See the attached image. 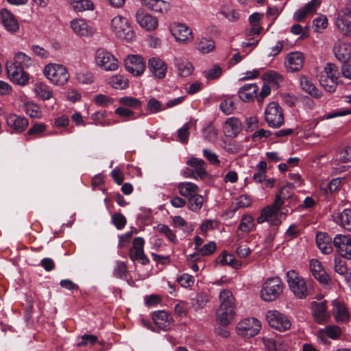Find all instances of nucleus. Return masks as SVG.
I'll return each instance as SVG.
<instances>
[{
  "instance_id": "f257e3e1",
  "label": "nucleus",
  "mask_w": 351,
  "mask_h": 351,
  "mask_svg": "<svg viewBox=\"0 0 351 351\" xmlns=\"http://www.w3.org/2000/svg\"><path fill=\"white\" fill-rule=\"evenodd\" d=\"M286 277L290 291L298 299H306L313 293L312 282L302 277L296 271H288Z\"/></svg>"
},
{
  "instance_id": "f03ea898",
  "label": "nucleus",
  "mask_w": 351,
  "mask_h": 351,
  "mask_svg": "<svg viewBox=\"0 0 351 351\" xmlns=\"http://www.w3.org/2000/svg\"><path fill=\"white\" fill-rule=\"evenodd\" d=\"M43 74L51 84L56 86L64 85L70 78L66 66L56 63L47 64L44 67Z\"/></svg>"
},
{
  "instance_id": "7ed1b4c3",
  "label": "nucleus",
  "mask_w": 351,
  "mask_h": 351,
  "mask_svg": "<svg viewBox=\"0 0 351 351\" xmlns=\"http://www.w3.org/2000/svg\"><path fill=\"white\" fill-rule=\"evenodd\" d=\"M111 30L114 35L127 42H131L134 38V32L127 18L118 15L111 20Z\"/></svg>"
},
{
  "instance_id": "20e7f679",
  "label": "nucleus",
  "mask_w": 351,
  "mask_h": 351,
  "mask_svg": "<svg viewBox=\"0 0 351 351\" xmlns=\"http://www.w3.org/2000/svg\"><path fill=\"white\" fill-rule=\"evenodd\" d=\"M339 75L338 67L334 64L328 63L319 73L317 77L320 85L326 91L333 93L336 90Z\"/></svg>"
},
{
  "instance_id": "39448f33",
  "label": "nucleus",
  "mask_w": 351,
  "mask_h": 351,
  "mask_svg": "<svg viewBox=\"0 0 351 351\" xmlns=\"http://www.w3.org/2000/svg\"><path fill=\"white\" fill-rule=\"evenodd\" d=\"M283 282L279 277H272L266 280L261 290V298L266 302L276 300L282 293Z\"/></svg>"
},
{
  "instance_id": "423d86ee",
  "label": "nucleus",
  "mask_w": 351,
  "mask_h": 351,
  "mask_svg": "<svg viewBox=\"0 0 351 351\" xmlns=\"http://www.w3.org/2000/svg\"><path fill=\"white\" fill-rule=\"evenodd\" d=\"M95 62L97 66L106 71H114L119 67L118 60L104 48H99L95 51Z\"/></svg>"
},
{
  "instance_id": "0eeeda50",
  "label": "nucleus",
  "mask_w": 351,
  "mask_h": 351,
  "mask_svg": "<svg viewBox=\"0 0 351 351\" xmlns=\"http://www.w3.org/2000/svg\"><path fill=\"white\" fill-rule=\"evenodd\" d=\"M266 319L271 328L281 332L290 329L292 324L287 315L276 310L268 311L266 313Z\"/></svg>"
},
{
  "instance_id": "6e6552de",
  "label": "nucleus",
  "mask_w": 351,
  "mask_h": 351,
  "mask_svg": "<svg viewBox=\"0 0 351 351\" xmlns=\"http://www.w3.org/2000/svg\"><path fill=\"white\" fill-rule=\"evenodd\" d=\"M265 120L273 128H280L285 121L282 109L276 101L270 102L265 110Z\"/></svg>"
},
{
  "instance_id": "1a4fd4ad",
  "label": "nucleus",
  "mask_w": 351,
  "mask_h": 351,
  "mask_svg": "<svg viewBox=\"0 0 351 351\" xmlns=\"http://www.w3.org/2000/svg\"><path fill=\"white\" fill-rule=\"evenodd\" d=\"M337 251L343 258L351 260V237L344 234H337L333 239Z\"/></svg>"
},
{
  "instance_id": "9d476101",
  "label": "nucleus",
  "mask_w": 351,
  "mask_h": 351,
  "mask_svg": "<svg viewBox=\"0 0 351 351\" xmlns=\"http://www.w3.org/2000/svg\"><path fill=\"white\" fill-rule=\"evenodd\" d=\"M304 62V56L300 51L289 53L285 59V66L288 72L293 73L300 71Z\"/></svg>"
},
{
  "instance_id": "9b49d317",
  "label": "nucleus",
  "mask_w": 351,
  "mask_h": 351,
  "mask_svg": "<svg viewBox=\"0 0 351 351\" xmlns=\"http://www.w3.org/2000/svg\"><path fill=\"white\" fill-rule=\"evenodd\" d=\"M171 32L180 43H187L193 40L192 31L185 24L174 23L171 27Z\"/></svg>"
},
{
  "instance_id": "f8f14e48",
  "label": "nucleus",
  "mask_w": 351,
  "mask_h": 351,
  "mask_svg": "<svg viewBox=\"0 0 351 351\" xmlns=\"http://www.w3.org/2000/svg\"><path fill=\"white\" fill-rule=\"evenodd\" d=\"M126 70L133 75H141L145 71V64L142 57L137 55L128 56L125 60Z\"/></svg>"
},
{
  "instance_id": "ddd939ff",
  "label": "nucleus",
  "mask_w": 351,
  "mask_h": 351,
  "mask_svg": "<svg viewBox=\"0 0 351 351\" xmlns=\"http://www.w3.org/2000/svg\"><path fill=\"white\" fill-rule=\"evenodd\" d=\"M8 75L14 83L25 86L29 82V75L20 66L13 64H6Z\"/></svg>"
},
{
  "instance_id": "4468645a",
  "label": "nucleus",
  "mask_w": 351,
  "mask_h": 351,
  "mask_svg": "<svg viewBox=\"0 0 351 351\" xmlns=\"http://www.w3.org/2000/svg\"><path fill=\"white\" fill-rule=\"evenodd\" d=\"M148 69L154 77L159 80L165 78L167 71V64L158 57L149 60Z\"/></svg>"
},
{
  "instance_id": "2eb2a0df",
  "label": "nucleus",
  "mask_w": 351,
  "mask_h": 351,
  "mask_svg": "<svg viewBox=\"0 0 351 351\" xmlns=\"http://www.w3.org/2000/svg\"><path fill=\"white\" fill-rule=\"evenodd\" d=\"M333 52L337 59L346 62L350 57L351 45L343 39H338L334 44Z\"/></svg>"
},
{
  "instance_id": "dca6fc26",
  "label": "nucleus",
  "mask_w": 351,
  "mask_h": 351,
  "mask_svg": "<svg viewBox=\"0 0 351 351\" xmlns=\"http://www.w3.org/2000/svg\"><path fill=\"white\" fill-rule=\"evenodd\" d=\"M261 328V322L255 317H248L243 319V337H253Z\"/></svg>"
},
{
  "instance_id": "f3484780",
  "label": "nucleus",
  "mask_w": 351,
  "mask_h": 351,
  "mask_svg": "<svg viewBox=\"0 0 351 351\" xmlns=\"http://www.w3.org/2000/svg\"><path fill=\"white\" fill-rule=\"evenodd\" d=\"M1 23L10 32L14 33L19 29V24L14 14L7 9H2L0 12Z\"/></svg>"
},
{
  "instance_id": "a211bd4d",
  "label": "nucleus",
  "mask_w": 351,
  "mask_h": 351,
  "mask_svg": "<svg viewBox=\"0 0 351 351\" xmlns=\"http://www.w3.org/2000/svg\"><path fill=\"white\" fill-rule=\"evenodd\" d=\"M320 3V0H311L294 13L293 19L296 21H302L306 16L315 13L319 7Z\"/></svg>"
},
{
  "instance_id": "6ab92c4d",
  "label": "nucleus",
  "mask_w": 351,
  "mask_h": 351,
  "mask_svg": "<svg viewBox=\"0 0 351 351\" xmlns=\"http://www.w3.org/2000/svg\"><path fill=\"white\" fill-rule=\"evenodd\" d=\"M309 267L312 275L317 280L322 284H328L330 278L318 260L312 259L310 261Z\"/></svg>"
},
{
  "instance_id": "aec40b11",
  "label": "nucleus",
  "mask_w": 351,
  "mask_h": 351,
  "mask_svg": "<svg viewBox=\"0 0 351 351\" xmlns=\"http://www.w3.org/2000/svg\"><path fill=\"white\" fill-rule=\"evenodd\" d=\"M235 315L234 307L219 306L216 311V321L222 326H228Z\"/></svg>"
},
{
  "instance_id": "412c9836",
  "label": "nucleus",
  "mask_w": 351,
  "mask_h": 351,
  "mask_svg": "<svg viewBox=\"0 0 351 351\" xmlns=\"http://www.w3.org/2000/svg\"><path fill=\"white\" fill-rule=\"evenodd\" d=\"M7 124L14 131L21 133L25 130L28 125L27 119L16 114H10L7 117Z\"/></svg>"
},
{
  "instance_id": "4be33fe9",
  "label": "nucleus",
  "mask_w": 351,
  "mask_h": 351,
  "mask_svg": "<svg viewBox=\"0 0 351 351\" xmlns=\"http://www.w3.org/2000/svg\"><path fill=\"white\" fill-rule=\"evenodd\" d=\"M337 31L343 36L351 38V19L337 14L335 21Z\"/></svg>"
},
{
  "instance_id": "5701e85b",
  "label": "nucleus",
  "mask_w": 351,
  "mask_h": 351,
  "mask_svg": "<svg viewBox=\"0 0 351 351\" xmlns=\"http://www.w3.org/2000/svg\"><path fill=\"white\" fill-rule=\"evenodd\" d=\"M241 131V122L239 119L230 117L223 125V132L227 136L235 137Z\"/></svg>"
},
{
  "instance_id": "b1692460",
  "label": "nucleus",
  "mask_w": 351,
  "mask_h": 351,
  "mask_svg": "<svg viewBox=\"0 0 351 351\" xmlns=\"http://www.w3.org/2000/svg\"><path fill=\"white\" fill-rule=\"evenodd\" d=\"M154 324L160 329L167 330L171 328V319L165 311H156L153 314Z\"/></svg>"
},
{
  "instance_id": "393cba45",
  "label": "nucleus",
  "mask_w": 351,
  "mask_h": 351,
  "mask_svg": "<svg viewBox=\"0 0 351 351\" xmlns=\"http://www.w3.org/2000/svg\"><path fill=\"white\" fill-rule=\"evenodd\" d=\"M332 239L325 232H318L316 234V243L320 251L325 254H329L332 251Z\"/></svg>"
},
{
  "instance_id": "a878e982",
  "label": "nucleus",
  "mask_w": 351,
  "mask_h": 351,
  "mask_svg": "<svg viewBox=\"0 0 351 351\" xmlns=\"http://www.w3.org/2000/svg\"><path fill=\"white\" fill-rule=\"evenodd\" d=\"M186 164L192 167L195 175L199 178L204 179L207 176L206 164L202 159L191 157L187 160Z\"/></svg>"
},
{
  "instance_id": "bb28decb",
  "label": "nucleus",
  "mask_w": 351,
  "mask_h": 351,
  "mask_svg": "<svg viewBox=\"0 0 351 351\" xmlns=\"http://www.w3.org/2000/svg\"><path fill=\"white\" fill-rule=\"evenodd\" d=\"M300 84L304 91L306 92L315 98L318 99L322 97V92L315 87L311 80L308 77L305 75L300 76Z\"/></svg>"
},
{
  "instance_id": "cd10ccee",
  "label": "nucleus",
  "mask_w": 351,
  "mask_h": 351,
  "mask_svg": "<svg viewBox=\"0 0 351 351\" xmlns=\"http://www.w3.org/2000/svg\"><path fill=\"white\" fill-rule=\"evenodd\" d=\"M334 221L343 228L351 231V210L344 209L341 213H334Z\"/></svg>"
},
{
  "instance_id": "c85d7f7f",
  "label": "nucleus",
  "mask_w": 351,
  "mask_h": 351,
  "mask_svg": "<svg viewBox=\"0 0 351 351\" xmlns=\"http://www.w3.org/2000/svg\"><path fill=\"white\" fill-rule=\"evenodd\" d=\"M333 314L337 322H347L350 315L344 304L340 301L333 300Z\"/></svg>"
},
{
  "instance_id": "c756f323",
  "label": "nucleus",
  "mask_w": 351,
  "mask_h": 351,
  "mask_svg": "<svg viewBox=\"0 0 351 351\" xmlns=\"http://www.w3.org/2000/svg\"><path fill=\"white\" fill-rule=\"evenodd\" d=\"M9 64L20 66L22 69H27L34 65L33 59L23 52L19 51L14 56V61L7 62Z\"/></svg>"
},
{
  "instance_id": "7c9ffc66",
  "label": "nucleus",
  "mask_w": 351,
  "mask_h": 351,
  "mask_svg": "<svg viewBox=\"0 0 351 351\" xmlns=\"http://www.w3.org/2000/svg\"><path fill=\"white\" fill-rule=\"evenodd\" d=\"M71 27L75 33L82 36H88L92 34V29L83 19H75L71 22Z\"/></svg>"
},
{
  "instance_id": "2f4dec72",
  "label": "nucleus",
  "mask_w": 351,
  "mask_h": 351,
  "mask_svg": "<svg viewBox=\"0 0 351 351\" xmlns=\"http://www.w3.org/2000/svg\"><path fill=\"white\" fill-rule=\"evenodd\" d=\"M136 20L138 24L148 31L155 29L158 26V21L156 17L150 14H137Z\"/></svg>"
},
{
  "instance_id": "473e14b6",
  "label": "nucleus",
  "mask_w": 351,
  "mask_h": 351,
  "mask_svg": "<svg viewBox=\"0 0 351 351\" xmlns=\"http://www.w3.org/2000/svg\"><path fill=\"white\" fill-rule=\"evenodd\" d=\"M313 314L317 322L319 323L324 322L328 318L326 312V306L325 302L312 303Z\"/></svg>"
},
{
  "instance_id": "72a5a7b5",
  "label": "nucleus",
  "mask_w": 351,
  "mask_h": 351,
  "mask_svg": "<svg viewBox=\"0 0 351 351\" xmlns=\"http://www.w3.org/2000/svg\"><path fill=\"white\" fill-rule=\"evenodd\" d=\"M263 343L267 351H286L287 344L280 339L263 338Z\"/></svg>"
},
{
  "instance_id": "f704fd0d",
  "label": "nucleus",
  "mask_w": 351,
  "mask_h": 351,
  "mask_svg": "<svg viewBox=\"0 0 351 351\" xmlns=\"http://www.w3.org/2000/svg\"><path fill=\"white\" fill-rule=\"evenodd\" d=\"M141 1L149 9L157 12H166L169 8V4L163 0H141Z\"/></svg>"
},
{
  "instance_id": "c9c22d12",
  "label": "nucleus",
  "mask_w": 351,
  "mask_h": 351,
  "mask_svg": "<svg viewBox=\"0 0 351 351\" xmlns=\"http://www.w3.org/2000/svg\"><path fill=\"white\" fill-rule=\"evenodd\" d=\"M178 189L182 196L188 199L197 194L199 191V188L195 184L189 182H180L178 185Z\"/></svg>"
},
{
  "instance_id": "e433bc0d",
  "label": "nucleus",
  "mask_w": 351,
  "mask_h": 351,
  "mask_svg": "<svg viewBox=\"0 0 351 351\" xmlns=\"http://www.w3.org/2000/svg\"><path fill=\"white\" fill-rule=\"evenodd\" d=\"M174 62L181 76L188 77L192 73L193 67L191 63L187 60L182 58H175Z\"/></svg>"
},
{
  "instance_id": "4c0bfd02",
  "label": "nucleus",
  "mask_w": 351,
  "mask_h": 351,
  "mask_svg": "<svg viewBox=\"0 0 351 351\" xmlns=\"http://www.w3.org/2000/svg\"><path fill=\"white\" fill-rule=\"evenodd\" d=\"M34 91L36 95L43 100H48L53 97L52 90L49 86L44 83H37L35 86Z\"/></svg>"
},
{
  "instance_id": "58836bf2",
  "label": "nucleus",
  "mask_w": 351,
  "mask_h": 351,
  "mask_svg": "<svg viewBox=\"0 0 351 351\" xmlns=\"http://www.w3.org/2000/svg\"><path fill=\"white\" fill-rule=\"evenodd\" d=\"M325 335L330 339H337L341 335V329L337 326L332 325L326 326L324 329H321L317 332L319 338H322Z\"/></svg>"
},
{
  "instance_id": "ea45409f",
  "label": "nucleus",
  "mask_w": 351,
  "mask_h": 351,
  "mask_svg": "<svg viewBox=\"0 0 351 351\" xmlns=\"http://www.w3.org/2000/svg\"><path fill=\"white\" fill-rule=\"evenodd\" d=\"M69 1L76 12L93 9V3L90 0H69Z\"/></svg>"
},
{
  "instance_id": "a19ab883",
  "label": "nucleus",
  "mask_w": 351,
  "mask_h": 351,
  "mask_svg": "<svg viewBox=\"0 0 351 351\" xmlns=\"http://www.w3.org/2000/svg\"><path fill=\"white\" fill-rule=\"evenodd\" d=\"M220 306L223 307H234V299L232 293L227 289L221 291L219 294Z\"/></svg>"
},
{
  "instance_id": "79ce46f5",
  "label": "nucleus",
  "mask_w": 351,
  "mask_h": 351,
  "mask_svg": "<svg viewBox=\"0 0 351 351\" xmlns=\"http://www.w3.org/2000/svg\"><path fill=\"white\" fill-rule=\"evenodd\" d=\"M119 101L122 106L134 109L140 108L143 104L138 99L131 96L122 97L119 98Z\"/></svg>"
},
{
  "instance_id": "37998d69",
  "label": "nucleus",
  "mask_w": 351,
  "mask_h": 351,
  "mask_svg": "<svg viewBox=\"0 0 351 351\" xmlns=\"http://www.w3.org/2000/svg\"><path fill=\"white\" fill-rule=\"evenodd\" d=\"M263 79L276 86H278L284 81L283 75L275 71H269L265 73L263 76Z\"/></svg>"
},
{
  "instance_id": "c03bdc74",
  "label": "nucleus",
  "mask_w": 351,
  "mask_h": 351,
  "mask_svg": "<svg viewBox=\"0 0 351 351\" xmlns=\"http://www.w3.org/2000/svg\"><path fill=\"white\" fill-rule=\"evenodd\" d=\"M217 261L221 265H228L236 269L241 265L240 263L234 258V255L225 252L222 253L218 257Z\"/></svg>"
},
{
  "instance_id": "a18cd8bd",
  "label": "nucleus",
  "mask_w": 351,
  "mask_h": 351,
  "mask_svg": "<svg viewBox=\"0 0 351 351\" xmlns=\"http://www.w3.org/2000/svg\"><path fill=\"white\" fill-rule=\"evenodd\" d=\"M109 84L115 89L123 90L128 87V81L123 76L117 75L110 78Z\"/></svg>"
},
{
  "instance_id": "49530a36",
  "label": "nucleus",
  "mask_w": 351,
  "mask_h": 351,
  "mask_svg": "<svg viewBox=\"0 0 351 351\" xmlns=\"http://www.w3.org/2000/svg\"><path fill=\"white\" fill-rule=\"evenodd\" d=\"M147 109L151 114H156L165 110V105L156 99L151 97L147 104Z\"/></svg>"
},
{
  "instance_id": "de8ad7c7",
  "label": "nucleus",
  "mask_w": 351,
  "mask_h": 351,
  "mask_svg": "<svg viewBox=\"0 0 351 351\" xmlns=\"http://www.w3.org/2000/svg\"><path fill=\"white\" fill-rule=\"evenodd\" d=\"M194 123L190 121L186 123L181 128L178 130V136L179 141L182 143H186L189 140V129L193 127Z\"/></svg>"
},
{
  "instance_id": "09e8293b",
  "label": "nucleus",
  "mask_w": 351,
  "mask_h": 351,
  "mask_svg": "<svg viewBox=\"0 0 351 351\" xmlns=\"http://www.w3.org/2000/svg\"><path fill=\"white\" fill-rule=\"evenodd\" d=\"M188 202L189 209L192 211L197 212L202 207L204 203V197L203 196L197 193L195 195L189 197L188 199Z\"/></svg>"
},
{
  "instance_id": "8fccbe9b",
  "label": "nucleus",
  "mask_w": 351,
  "mask_h": 351,
  "mask_svg": "<svg viewBox=\"0 0 351 351\" xmlns=\"http://www.w3.org/2000/svg\"><path fill=\"white\" fill-rule=\"evenodd\" d=\"M215 47V42L213 40L202 39L198 45L197 49L202 53H208L212 51Z\"/></svg>"
},
{
  "instance_id": "3c124183",
  "label": "nucleus",
  "mask_w": 351,
  "mask_h": 351,
  "mask_svg": "<svg viewBox=\"0 0 351 351\" xmlns=\"http://www.w3.org/2000/svg\"><path fill=\"white\" fill-rule=\"evenodd\" d=\"M157 230L158 231L165 235L166 237L169 239V241H170L171 242L173 243H176L177 242V239H176V234H174V232H173V230H171L169 227L167 225H165V224H159L157 227Z\"/></svg>"
},
{
  "instance_id": "603ef678",
  "label": "nucleus",
  "mask_w": 351,
  "mask_h": 351,
  "mask_svg": "<svg viewBox=\"0 0 351 351\" xmlns=\"http://www.w3.org/2000/svg\"><path fill=\"white\" fill-rule=\"evenodd\" d=\"M207 302V295L204 293H199L191 300V304L195 310H199L204 308Z\"/></svg>"
},
{
  "instance_id": "864d4df0",
  "label": "nucleus",
  "mask_w": 351,
  "mask_h": 351,
  "mask_svg": "<svg viewBox=\"0 0 351 351\" xmlns=\"http://www.w3.org/2000/svg\"><path fill=\"white\" fill-rule=\"evenodd\" d=\"M288 186H283L281 188L279 194H277L276 196V199L274 203L271 205L278 212L280 209V207L284 204V201L282 199H286L289 197V195H285V191L288 189Z\"/></svg>"
},
{
  "instance_id": "5fc2aeb1",
  "label": "nucleus",
  "mask_w": 351,
  "mask_h": 351,
  "mask_svg": "<svg viewBox=\"0 0 351 351\" xmlns=\"http://www.w3.org/2000/svg\"><path fill=\"white\" fill-rule=\"evenodd\" d=\"M114 113L121 117L125 118V121L134 120V112L132 110L125 107H119L115 109Z\"/></svg>"
},
{
  "instance_id": "6e6d98bb",
  "label": "nucleus",
  "mask_w": 351,
  "mask_h": 351,
  "mask_svg": "<svg viewBox=\"0 0 351 351\" xmlns=\"http://www.w3.org/2000/svg\"><path fill=\"white\" fill-rule=\"evenodd\" d=\"M277 213V210L274 208V206L271 205L268 206L262 210L261 215L258 218V222L262 223L264 221L268 220Z\"/></svg>"
},
{
  "instance_id": "4d7b16f0",
  "label": "nucleus",
  "mask_w": 351,
  "mask_h": 351,
  "mask_svg": "<svg viewBox=\"0 0 351 351\" xmlns=\"http://www.w3.org/2000/svg\"><path fill=\"white\" fill-rule=\"evenodd\" d=\"M25 112L32 118H40L42 114L40 108L34 103H27L25 105Z\"/></svg>"
},
{
  "instance_id": "13d9d810",
  "label": "nucleus",
  "mask_w": 351,
  "mask_h": 351,
  "mask_svg": "<svg viewBox=\"0 0 351 351\" xmlns=\"http://www.w3.org/2000/svg\"><path fill=\"white\" fill-rule=\"evenodd\" d=\"M112 222L118 230H121L126 224V218L121 213H116L112 216Z\"/></svg>"
},
{
  "instance_id": "bf43d9fd",
  "label": "nucleus",
  "mask_w": 351,
  "mask_h": 351,
  "mask_svg": "<svg viewBox=\"0 0 351 351\" xmlns=\"http://www.w3.org/2000/svg\"><path fill=\"white\" fill-rule=\"evenodd\" d=\"M335 270L340 275H346L348 273V268L346 261L341 257L335 258Z\"/></svg>"
},
{
  "instance_id": "052dcab7",
  "label": "nucleus",
  "mask_w": 351,
  "mask_h": 351,
  "mask_svg": "<svg viewBox=\"0 0 351 351\" xmlns=\"http://www.w3.org/2000/svg\"><path fill=\"white\" fill-rule=\"evenodd\" d=\"M219 108L224 114H230L233 112L235 106L233 101L228 98L221 102Z\"/></svg>"
},
{
  "instance_id": "680f3d73",
  "label": "nucleus",
  "mask_w": 351,
  "mask_h": 351,
  "mask_svg": "<svg viewBox=\"0 0 351 351\" xmlns=\"http://www.w3.org/2000/svg\"><path fill=\"white\" fill-rule=\"evenodd\" d=\"M128 269L127 266L124 262L117 261L116 266L114 269V275L119 278H123L126 277Z\"/></svg>"
},
{
  "instance_id": "e2e57ef3",
  "label": "nucleus",
  "mask_w": 351,
  "mask_h": 351,
  "mask_svg": "<svg viewBox=\"0 0 351 351\" xmlns=\"http://www.w3.org/2000/svg\"><path fill=\"white\" fill-rule=\"evenodd\" d=\"M217 246L215 241H210L209 243L202 246L197 252L202 254V256H209L213 254L216 250Z\"/></svg>"
},
{
  "instance_id": "0e129e2a",
  "label": "nucleus",
  "mask_w": 351,
  "mask_h": 351,
  "mask_svg": "<svg viewBox=\"0 0 351 351\" xmlns=\"http://www.w3.org/2000/svg\"><path fill=\"white\" fill-rule=\"evenodd\" d=\"M258 90V86L253 85L250 90L243 91V101L250 102L253 101L257 97Z\"/></svg>"
},
{
  "instance_id": "69168bd1",
  "label": "nucleus",
  "mask_w": 351,
  "mask_h": 351,
  "mask_svg": "<svg viewBox=\"0 0 351 351\" xmlns=\"http://www.w3.org/2000/svg\"><path fill=\"white\" fill-rule=\"evenodd\" d=\"M178 282L182 287L188 288L194 284L195 279L191 275L184 274L178 278Z\"/></svg>"
},
{
  "instance_id": "338daca9",
  "label": "nucleus",
  "mask_w": 351,
  "mask_h": 351,
  "mask_svg": "<svg viewBox=\"0 0 351 351\" xmlns=\"http://www.w3.org/2000/svg\"><path fill=\"white\" fill-rule=\"evenodd\" d=\"M45 130L46 125L44 123H36L28 130L27 134L38 137Z\"/></svg>"
},
{
  "instance_id": "774afa93",
  "label": "nucleus",
  "mask_w": 351,
  "mask_h": 351,
  "mask_svg": "<svg viewBox=\"0 0 351 351\" xmlns=\"http://www.w3.org/2000/svg\"><path fill=\"white\" fill-rule=\"evenodd\" d=\"M222 73V69L219 65H214L205 73V77L208 80H214L219 77Z\"/></svg>"
}]
</instances>
